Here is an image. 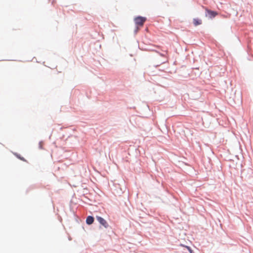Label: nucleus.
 <instances>
[{
    "mask_svg": "<svg viewBox=\"0 0 253 253\" xmlns=\"http://www.w3.org/2000/svg\"><path fill=\"white\" fill-rule=\"evenodd\" d=\"M186 248L188 250V251L190 252V253H193V251L190 249V247H189L188 246H186Z\"/></svg>",
    "mask_w": 253,
    "mask_h": 253,
    "instance_id": "7",
    "label": "nucleus"
},
{
    "mask_svg": "<svg viewBox=\"0 0 253 253\" xmlns=\"http://www.w3.org/2000/svg\"><path fill=\"white\" fill-rule=\"evenodd\" d=\"M43 145H44L43 142V141H40L39 143V149H43Z\"/></svg>",
    "mask_w": 253,
    "mask_h": 253,
    "instance_id": "6",
    "label": "nucleus"
},
{
    "mask_svg": "<svg viewBox=\"0 0 253 253\" xmlns=\"http://www.w3.org/2000/svg\"><path fill=\"white\" fill-rule=\"evenodd\" d=\"M206 10L207 12V13H208L209 17L210 18L214 17L215 16H216L217 15V13L216 12L211 11V10L208 9H206Z\"/></svg>",
    "mask_w": 253,
    "mask_h": 253,
    "instance_id": "3",
    "label": "nucleus"
},
{
    "mask_svg": "<svg viewBox=\"0 0 253 253\" xmlns=\"http://www.w3.org/2000/svg\"><path fill=\"white\" fill-rule=\"evenodd\" d=\"M94 221V218L91 216H88L86 219V222L87 224L90 225L93 223Z\"/></svg>",
    "mask_w": 253,
    "mask_h": 253,
    "instance_id": "5",
    "label": "nucleus"
},
{
    "mask_svg": "<svg viewBox=\"0 0 253 253\" xmlns=\"http://www.w3.org/2000/svg\"><path fill=\"white\" fill-rule=\"evenodd\" d=\"M96 219L97 221L101 224L105 228H108L109 226V225L107 221L102 217L100 216H97Z\"/></svg>",
    "mask_w": 253,
    "mask_h": 253,
    "instance_id": "2",
    "label": "nucleus"
},
{
    "mask_svg": "<svg viewBox=\"0 0 253 253\" xmlns=\"http://www.w3.org/2000/svg\"><path fill=\"white\" fill-rule=\"evenodd\" d=\"M193 24L195 26H197L202 24V21L201 19L198 18H194L193 20Z\"/></svg>",
    "mask_w": 253,
    "mask_h": 253,
    "instance_id": "4",
    "label": "nucleus"
},
{
    "mask_svg": "<svg viewBox=\"0 0 253 253\" xmlns=\"http://www.w3.org/2000/svg\"><path fill=\"white\" fill-rule=\"evenodd\" d=\"M19 158H20V159H21V160H22V161H25L23 158H20V157H19Z\"/></svg>",
    "mask_w": 253,
    "mask_h": 253,
    "instance_id": "8",
    "label": "nucleus"
},
{
    "mask_svg": "<svg viewBox=\"0 0 253 253\" xmlns=\"http://www.w3.org/2000/svg\"><path fill=\"white\" fill-rule=\"evenodd\" d=\"M146 20V18L145 17L141 16H138L134 19L135 23L137 27H142ZM137 30H138V27H137Z\"/></svg>",
    "mask_w": 253,
    "mask_h": 253,
    "instance_id": "1",
    "label": "nucleus"
}]
</instances>
